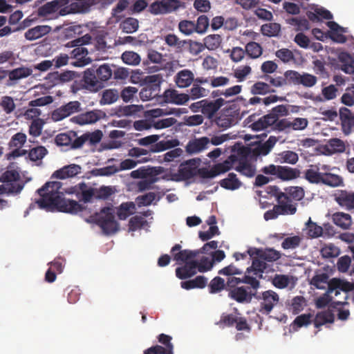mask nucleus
<instances>
[{
    "instance_id": "nucleus-1",
    "label": "nucleus",
    "mask_w": 354,
    "mask_h": 354,
    "mask_svg": "<svg viewBox=\"0 0 354 354\" xmlns=\"http://www.w3.org/2000/svg\"><path fill=\"white\" fill-rule=\"evenodd\" d=\"M62 183L57 181L48 182L37 190L40 196L36 203L41 209H57L60 212L77 214L82 212L84 207L78 202L66 199L60 191Z\"/></svg>"
},
{
    "instance_id": "nucleus-2",
    "label": "nucleus",
    "mask_w": 354,
    "mask_h": 354,
    "mask_svg": "<svg viewBox=\"0 0 354 354\" xmlns=\"http://www.w3.org/2000/svg\"><path fill=\"white\" fill-rule=\"evenodd\" d=\"M333 168L327 165H310L304 171V178L312 184H322L331 187L343 185V178L333 174Z\"/></svg>"
},
{
    "instance_id": "nucleus-3",
    "label": "nucleus",
    "mask_w": 354,
    "mask_h": 354,
    "mask_svg": "<svg viewBox=\"0 0 354 354\" xmlns=\"http://www.w3.org/2000/svg\"><path fill=\"white\" fill-rule=\"evenodd\" d=\"M103 134L100 130H96L93 132H86L80 136L74 131H69L66 133H59L55 137V143L58 146L69 147L71 149L81 148L85 143L88 142L90 145H95L99 143Z\"/></svg>"
},
{
    "instance_id": "nucleus-4",
    "label": "nucleus",
    "mask_w": 354,
    "mask_h": 354,
    "mask_svg": "<svg viewBox=\"0 0 354 354\" xmlns=\"http://www.w3.org/2000/svg\"><path fill=\"white\" fill-rule=\"evenodd\" d=\"M86 222L97 225L105 234H113L119 230V223L115 220L112 207H104L99 212L91 215Z\"/></svg>"
},
{
    "instance_id": "nucleus-5",
    "label": "nucleus",
    "mask_w": 354,
    "mask_h": 354,
    "mask_svg": "<svg viewBox=\"0 0 354 354\" xmlns=\"http://www.w3.org/2000/svg\"><path fill=\"white\" fill-rule=\"evenodd\" d=\"M0 195H17L24 187V184L20 181V175L15 170L8 169L0 177Z\"/></svg>"
},
{
    "instance_id": "nucleus-6",
    "label": "nucleus",
    "mask_w": 354,
    "mask_h": 354,
    "mask_svg": "<svg viewBox=\"0 0 354 354\" xmlns=\"http://www.w3.org/2000/svg\"><path fill=\"white\" fill-rule=\"evenodd\" d=\"M236 164L234 166L236 171L247 177H253L256 174V167L249 160V158L254 156L252 148L244 147L238 152Z\"/></svg>"
},
{
    "instance_id": "nucleus-7",
    "label": "nucleus",
    "mask_w": 354,
    "mask_h": 354,
    "mask_svg": "<svg viewBox=\"0 0 354 354\" xmlns=\"http://www.w3.org/2000/svg\"><path fill=\"white\" fill-rule=\"evenodd\" d=\"M254 298L259 302V313L266 315H269L279 302V295L272 290H266L259 294L254 292Z\"/></svg>"
},
{
    "instance_id": "nucleus-8",
    "label": "nucleus",
    "mask_w": 354,
    "mask_h": 354,
    "mask_svg": "<svg viewBox=\"0 0 354 354\" xmlns=\"http://www.w3.org/2000/svg\"><path fill=\"white\" fill-rule=\"evenodd\" d=\"M261 171L266 175L273 176L283 181L294 180L300 176L298 169L272 164L263 167Z\"/></svg>"
},
{
    "instance_id": "nucleus-9",
    "label": "nucleus",
    "mask_w": 354,
    "mask_h": 354,
    "mask_svg": "<svg viewBox=\"0 0 354 354\" xmlns=\"http://www.w3.org/2000/svg\"><path fill=\"white\" fill-rule=\"evenodd\" d=\"M199 158H192L180 164L178 171L172 175L176 181L187 180L197 175V168L200 164Z\"/></svg>"
},
{
    "instance_id": "nucleus-10",
    "label": "nucleus",
    "mask_w": 354,
    "mask_h": 354,
    "mask_svg": "<svg viewBox=\"0 0 354 354\" xmlns=\"http://www.w3.org/2000/svg\"><path fill=\"white\" fill-rule=\"evenodd\" d=\"M157 338L160 344L149 347L143 354H174V345L171 342V336L161 333Z\"/></svg>"
},
{
    "instance_id": "nucleus-11",
    "label": "nucleus",
    "mask_w": 354,
    "mask_h": 354,
    "mask_svg": "<svg viewBox=\"0 0 354 354\" xmlns=\"http://www.w3.org/2000/svg\"><path fill=\"white\" fill-rule=\"evenodd\" d=\"M334 201L345 210L354 209V192L338 189L333 194Z\"/></svg>"
},
{
    "instance_id": "nucleus-12",
    "label": "nucleus",
    "mask_w": 354,
    "mask_h": 354,
    "mask_svg": "<svg viewBox=\"0 0 354 354\" xmlns=\"http://www.w3.org/2000/svg\"><path fill=\"white\" fill-rule=\"evenodd\" d=\"M90 38V36L86 35L68 42L66 46L75 47L71 51V57L80 61L84 59L88 55V50L86 48L83 47V45L87 44Z\"/></svg>"
},
{
    "instance_id": "nucleus-13",
    "label": "nucleus",
    "mask_w": 354,
    "mask_h": 354,
    "mask_svg": "<svg viewBox=\"0 0 354 354\" xmlns=\"http://www.w3.org/2000/svg\"><path fill=\"white\" fill-rule=\"evenodd\" d=\"M171 254L173 259L178 263H186L191 260H194L199 254V251L181 250L180 244H176L171 249Z\"/></svg>"
},
{
    "instance_id": "nucleus-14",
    "label": "nucleus",
    "mask_w": 354,
    "mask_h": 354,
    "mask_svg": "<svg viewBox=\"0 0 354 354\" xmlns=\"http://www.w3.org/2000/svg\"><path fill=\"white\" fill-rule=\"evenodd\" d=\"M254 296V292L248 287L240 286L232 289L228 293V297L238 303H249Z\"/></svg>"
},
{
    "instance_id": "nucleus-15",
    "label": "nucleus",
    "mask_w": 354,
    "mask_h": 354,
    "mask_svg": "<svg viewBox=\"0 0 354 354\" xmlns=\"http://www.w3.org/2000/svg\"><path fill=\"white\" fill-rule=\"evenodd\" d=\"M297 212V208L293 205L285 204H278L274 206L272 209L266 211L264 213L263 217L266 221L275 219L280 214H295Z\"/></svg>"
},
{
    "instance_id": "nucleus-16",
    "label": "nucleus",
    "mask_w": 354,
    "mask_h": 354,
    "mask_svg": "<svg viewBox=\"0 0 354 354\" xmlns=\"http://www.w3.org/2000/svg\"><path fill=\"white\" fill-rule=\"evenodd\" d=\"M209 144L210 140L207 137L204 136L199 138H194L187 142L185 150L189 154L198 153L207 149Z\"/></svg>"
},
{
    "instance_id": "nucleus-17",
    "label": "nucleus",
    "mask_w": 354,
    "mask_h": 354,
    "mask_svg": "<svg viewBox=\"0 0 354 354\" xmlns=\"http://www.w3.org/2000/svg\"><path fill=\"white\" fill-rule=\"evenodd\" d=\"M339 118L342 129L344 134L348 135L354 131V113L348 109L342 107L339 109Z\"/></svg>"
},
{
    "instance_id": "nucleus-18",
    "label": "nucleus",
    "mask_w": 354,
    "mask_h": 354,
    "mask_svg": "<svg viewBox=\"0 0 354 354\" xmlns=\"http://www.w3.org/2000/svg\"><path fill=\"white\" fill-rule=\"evenodd\" d=\"M255 114L250 115L248 118L250 122L254 121L250 124V127L255 131H261L266 129L274 124H275V119L271 115H266L257 121H254Z\"/></svg>"
},
{
    "instance_id": "nucleus-19",
    "label": "nucleus",
    "mask_w": 354,
    "mask_h": 354,
    "mask_svg": "<svg viewBox=\"0 0 354 354\" xmlns=\"http://www.w3.org/2000/svg\"><path fill=\"white\" fill-rule=\"evenodd\" d=\"M101 118L100 111H90L73 117L71 120L76 124L84 125L95 123Z\"/></svg>"
},
{
    "instance_id": "nucleus-20",
    "label": "nucleus",
    "mask_w": 354,
    "mask_h": 354,
    "mask_svg": "<svg viewBox=\"0 0 354 354\" xmlns=\"http://www.w3.org/2000/svg\"><path fill=\"white\" fill-rule=\"evenodd\" d=\"M197 266V261H187L184 266L176 269V275L180 279L190 278L196 274Z\"/></svg>"
},
{
    "instance_id": "nucleus-21",
    "label": "nucleus",
    "mask_w": 354,
    "mask_h": 354,
    "mask_svg": "<svg viewBox=\"0 0 354 354\" xmlns=\"http://www.w3.org/2000/svg\"><path fill=\"white\" fill-rule=\"evenodd\" d=\"M223 104L224 100L223 98H218L215 100H204L202 113L208 119H212Z\"/></svg>"
},
{
    "instance_id": "nucleus-22",
    "label": "nucleus",
    "mask_w": 354,
    "mask_h": 354,
    "mask_svg": "<svg viewBox=\"0 0 354 354\" xmlns=\"http://www.w3.org/2000/svg\"><path fill=\"white\" fill-rule=\"evenodd\" d=\"M283 194L288 198L287 201H283L286 205H291L297 208V203H293V201H299L304 197L305 193L302 187H290L285 189Z\"/></svg>"
},
{
    "instance_id": "nucleus-23",
    "label": "nucleus",
    "mask_w": 354,
    "mask_h": 354,
    "mask_svg": "<svg viewBox=\"0 0 354 354\" xmlns=\"http://www.w3.org/2000/svg\"><path fill=\"white\" fill-rule=\"evenodd\" d=\"M174 79L177 86L184 88L194 83V75L190 70L183 69L176 73Z\"/></svg>"
},
{
    "instance_id": "nucleus-24",
    "label": "nucleus",
    "mask_w": 354,
    "mask_h": 354,
    "mask_svg": "<svg viewBox=\"0 0 354 354\" xmlns=\"http://www.w3.org/2000/svg\"><path fill=\"white\" fill-rule=\"evenodd\" d=\"M164 98L167 102L183 105L190 100V96L187 93H179L176 90H167L164 93Z\"/></svg>"
},
{
    "instance_id": "nucleus-25",
    "label": "nucleus",
    "mask_w": 354,
    "mask_h": 354,
    "mask_svg": "<svg viewBox=\"0 0 354 354\" xmlns=\"http://www.w3.org/2000/svg\"><path fill=\"white\" fill-rule=\"evenodd\" d=\"M32 73V70L28 67H19L12 71H7L8 76V86L15 84L17 80L28 77Z\"/></svg>"
},
{
    "instance_id": "nucleus-26",
    "label": "nucleus",
    "mask_w": 354,
    "mask_h": 354,
    "mask_svg": "<svg viewBox=\"0 0 354 354\" xmlns=\"http://www.w3.org/2000/svg\"><path fill=\"white\" fill-rule=\"evenodd\" d=\"M73 192L75 193L80 201L84 203L89 202L94 196V189L88 187L86 183H81L75 186Z\"/></svg>"
},
{
    "instance_id": "nucleus-27",
    "label": "nucleus",
    "mask_w": 354,
    "mask_h": 354,
    "mask_svg": "<svg viewBox=\"0 0 354 354\" xmlns=\"http://www.w3.org/2000/svg\"><path fill=\"white\" fill-rule=\"evenodd\" d=\"M237 156L230 155L222 162L215 164L212 166L215 177L230 171L236 164Z\"/></svg>"
},
{
    "instance_id": "nucleus-28",
    "label": "nucleus",
    "mask_w": 354,
    "mask_h": 354,
    "mask_svg": "<svg viewBox=\"0 0 354 354\" xmlns=\"http://www.w3.org/2000/svg\"><path fill=\"white\" fill-rule=\"evenodd\" d=\"M83 82L85 87L90 90L96 91L101 86L98 81L95 68H88L84 73Z\"/></svg>"
},
{
    "instance_id": "nucleus-29",
    "label": "nucleus",
    "mask_w": 354,
    "mask_h": 354,
    "mask_svg": "<svg viewBox=\"0 0 354 354\" xmlns=\"http://www.w3.org/2000/svg\"><path fill=\"white\" fill-rule=\"evenodd\" d=\"M80 166L75 164H72L64 166V167L55 171L53 176L59 179L71 178L80 173Z\"/></svg>"
},
{
    "instance_id": "nucleus-30",
    "label": "nucleus",
    "mask_w": 354,
    "mask_h": 354,
    "mask_svg": "<svg viewBox=\"0 0 354 354\" xmlns=\"http://www.w3.org/2000/svg\"><path fill=\"white\" fill-rule=\"evenodd\" d=\"M332 221L335 225L343 230H348L352 225L351 216L342 212L333 214Z\"/></svg>"
},
{
    "instance_id": "nucleus-31",
    "label": "nucleus",
    "mask_w": 354,
    "mask_h": 354,
    "mask_svg": "<svg viewBox=\"0 0 354 354\" xmlns=\"http://www.w3.org/2000/svg\"><path fill=\"white\" fill-rule=\"evenodd\" d=\"M51 30L49 26H37L28 29L24 34L27 40L33 41L47 35Z\"/></svg>"
},
{
    "instance_id": "nucleus-32",
    "label": "nucleus",
    "mask_w": 354,
    "mask_h": 354,
    "mask_svg": "<svg viewBox=\"0 0 354 354\" xmlns=\"http://www.w3.org/2000/svg\"><path fill=\"white\" fill-rule=\"evenodd\" d=\"M64 6L62 0H54L47 2L38 8V15L47 17L50 14L57 12L59 9Z\"/></svg>"
},
{
    "instance_id": "nucleus-33",
    "label": "nucleus",
    "mask_w": 354,
    "mask_h": 354,
    "mask_svg": "<svg viewBox=\"0 0 354 354\" xmlns=\"http://www.w3.org/2000/svg\"><path fill=\"white\" fill-rule=\"evenodd\" d=\"M255 256L265 261L273 262L279 259L281 257L280 252L273 248L255 249Z\"/></svg>"
},
{
    "instance_id": "nucleus-34",
    "label": "nucleus",
    "mask_w": 354,
    "mask_h": 354,
    "mask_svg": "<svg viewBox=\"0 0 354 354\" xmlns=\"http://www.w3.org/2000/svg\"><path fill=\"white\" fill-rule=\"evenodd\" d=\"M252 258V266L247 268L246 272L248 274L253 272L254 275L259 277V279H261L263 277V273L267 268V264L264 260L258 257H253Z\"/></svg>"
},
{
    "instance_id": "nucleus-35",
    "label": "nucleus",
    "mask_w": 354,
    "mask_h": 354,
    "mask_svg": "<svg viewBox=\"0 0 354 354\" xmlns=\"http://www.w3.org/2000/svg\"><path fill=\"white\" fill-rule=\"evenodd\" d=\"M180 141L175 138L171 140H162L159 142H156V144L153 145L150 147L151 152L157 153L163 151L167 149H170L179 146Z\"/></svg>"
},
{
    "instance_id": "nucleus-36",
    "label": "nucleus",
    "mask_w": 354,
    "mask_h": 354,
    "mask_svg": "<svg viewBox=\"0 0 354 354\" xmlns=\"http://www.w3.org/2000/svg\"><path fill=\"white\" fill-rule=\"evenodd\" d=\"M334 321V314L331 310H328L317 313L313 320V323L315 327L319 329L320 326L327 323L332 324Z\"/></svg>"
},
{
    "instance_id": "nucleus-37",
    "label": "nucleus",
    "mask_w": 354,
    "mask_h": 354,
    "mask_svg": "<svg viewBox=\"0 0 354 354\" xmlns=\"http://www.w3.org/2000/svg\"><path fill=\"white\" fill-rule=\"evenodd\" d=\"M334 289H339L340 290L347 292L353 289V285L348 281L337 278H333L328 282V289L327 292L333 294V290Z\"/></svg>"
},
{
    "instance_id": "nucleus-38",
    "label": "nucleus",
    "mask_w": 354,
    "mask_h": 354,
    "mask_svg": "<svg viewBox=\"0 0 354 354\" xmlns=\"http://www.w3.org/2000/svg\"><path fill=\"white\" fill-rule=\"evenodd\" d=\"M219 185L225 189L235 190L241 186V182L234 173H230L227 178L220 180Z\"/></svg>"
},
{
    "instance_id": "nucleus-39",
    "label": "nucleus",
    "mask_w": 354,
    "mask_h": 354,
    "mask_svg": "<svg viewBox=\"0 0 354 354\" xmlns=\"http://www.w3.org/2000/svg\"><path fill=\"white\" fill-rule=\"evenodd\" d=\"M207 279L204 276H197L194 279L182 281L180 286L186 290L203 288L207 286Z\"/></svg>"
},
{
    "instance_id": "nucleus-40",
    "label": "nucleus",
    "mask_w": 354,
    "mask_h": 354,
    "mask_svg": "<svg viewBox=\"0 0 354 354\" xmlns=\"http://www.w3.org/2000/svg\"><path fill=\"white\" fill-rule=\"evenodd\" d=\"M136 211V205L133 202L122 203L117 209V215L120 220H125L133 214Z\"/></svg>"
},
{
    "instance_id": "nucleus-41",
    "label": "nucleus",
    "mask_w": 354,
    "mask_h": 354,
    "mask_svg": "<svg viewBox=\"0 0 354 354\" xmlns=\"http://www.w3.org/2000/svg\"><path fill=\"white\" fill-rule=\"evenodd\" d=\"M250 91L251 94L254 95H264L268 93H274L276 91V90L272 88L270 84L261 81L255 82L250 87Z\"/></svg>"
},
{
    "instance_id": "nucleus-42",
    "label": "nucleus",
    "mask_w": 354,
    "mask_h": 354,
    "mask_svg": "<svg viewBox=\"0 0 354 354\" xmlns=\"http://www.w3.org/2000/svg\"><path fill=\"white\" fill-rule=\"evenodd\" d=\"M277 142V139L276 137L270 136V138L262 145L254 149H252L253 155L255 156H258L259 155H267Z\"/></svg>"
},
{
    "instance_id": "nucleus-43",
    "label": "nucleus",
    "mask_w": 354,
    "mask_h": 354,
    "mask_svg": "<svg viewBox=\"0 0 354 354\" xmlns=\"http://www.w3.org/2000/svg\"><path fill=\"white\" fill-rule=\"evenodd\" d=\"M164 41L169 47L174 48L176 52H181L186 44L185 40H180L177 35L171 33L167 35Z\"/></svg>"
},
{
    "instance_id": "nucleus-44",
    "label": "nucleus",
    "mask_w": 354,
    "mask_h": 354,
    "mask_svg": "<svg viewBox=\"0 0 354 354\" xmlns=\"http://www.w3.org/2000/svg\"><path fill=\"white\" fill-rule=\"evenodd\" d=\"M326 149L330 153H342L345 151L344 142L339 138L330 139L326 145Z\"/></svg>"
},
{
    "instance_id": "nucleus-45",
    "label": "nucleus",
    "mask_w": 354,
    "mask_h": 354,
    "mask_svg": "<svg viewBox=\"0 0 354 354\" xmlns=\"http://www.w3.org/2000/svg\"><path fill=\"white\" fill-rule=\"evenodd\" d=\"M120 28L126 33H133L139 28V21L133 17H127L120 24Z\"/></svg>"
},
{
    "instance_id": "nucleus-46",
    "label": "nucleus",
    "mask_w": 354,
    "mask_h": 354,
    "mask_svg": "<svg viewBox=\"0 0 354 354\" xmlns=\"http://www.w3.org/2000/svg\"><path fill=\"white\" fill-rule=\"evenodd\" d=\"M157 174L154 168L150 167H140L136 170L131 172L130 176L133 178H146L147 177H152Z\"/></svg>"
},
{
    "instance_id": "nucleus-47",
    "label": "nucleus",
    "mask_w": 354,
    "mask_h": 354,
    "mask_svg": "<svg viewBox=\"0 0 354 354\" xmlns=\"http://www.w3.org/2000/svg\"><path fill=\"white\" fill-rule=\"evenodd\" d=\"M339 57L343 63L342 70L348 74L354 73V60L353 57L346 53H341Z\"/></svg>"
},
{
    "instance_id": "nucleus-48",
    "label": "nucleus",
    "mask_w": 354,
    "mask_h": 354,
    "mask_svg": "<svg viewBox=\"0 0 354 354\" xmlns=\"http://www.w3.org/2000/svg\"><path fill=\"white\" fill-rule=\"evenodd\" d=\"M245 51L250 57L256 59L262 55L263 48L259 43L250 41L246 44Z\"/></svg>"
},
{
    "instance_id": "nucleus-49",
    "label": "nucleus",
    "mask_w": 354,
    "mask_h": 354,
    "mask_svg": "<svg viewBox=\"0 0 354 354\" xmlns=\"http://www.w3.org/2000/svg\"><path fill=\"white\" fill-rule=\"evenodd\" d=\"M278 160L280 163L295 165L299 160V156L292 151H283L278 154Z\"/></svg>"
},
{
    "instance_id": "nucleus-50",
    "label": "nucleus",
    "mask_w": 354,
    "mask_h": 354,
    "mask_svg": "<svg viewBox=\"0 0 354 354\" xmlns=\"http://www.w3.org/2000/svg\"><path fill=\"white\" fill-rule=\"evenodd\" d=\"M262 34L267 37H276L281 31V26L277 23L266 24L261 26Z\"/></svg>"
},
{
    "instance_id": "nucleus-51",
    "label": "nucleus",
    "mask_w": 354,
    "mask_h": 354,
    "mask_svg": "<svg viewBox=\"0 0 354 354\" xmlns=\"http://www.w3.org/2000/svg\"><path fill=\"white\" fill-rule=\"evenodd\" d=\"M209 93V90L193 83L192 87L190 88L188 95L190 96V100H195L203 97H206Z\"/></svg>"
},
{
    "instance_id": "nucleus-52",
    "label": "nucleus",
    "mask_w": 354,
    "mask_h": 354,
    "mask_svg": "<svg viewBox=\"0 0 354 354\" xmlns=\"http://www.w3.org/2000/svg\"><path fill=\"white\" fill-rule=\"evenodd\" d=\"M221 41L222 38L220 35H209L205 37L204 45L208 50H214L221 46Z\"/></svg>"
},
{
    "instance_id": "nucleus-53",
    "label": "nucleus",
    "mask_w": 354,
    "mask_h": 354,
    "mask_svg": "<svg viewBox=\"0 0 354 354\" xmlns=\"http://www.w3.org/2000/svg\"><path fill=\"white\" fill-rule=\"evenodd\" d=\"M119 97V93L115 89H106L102 93L100 100L101 104H111L117 101Z\"/></svg>"
},
{
    "instance_id": "nucleus-54",
    "label": "nucleus",
    "mask_w": 354,
    "mask_h": 354,
    "mask_svg": "<svg viewBox=\"0 0 354 354\" xmlns=\"http://www.w3.org/2000/svg\"><path fill=\"white\" fill-rule=\"evenodd\" d=\"M302 241V238L300 236L295 235L289 236L283 241L281 247L284 250H294L297 248Z\"/></svg>"
},
{
    "instance_id": "nucleus-55",
    "label": "nucleus",
    "mask_w": 354,
    "mask_h": 354,
    "mask_svg": "<svg viewBox=\"0 0 354 354\" xmlns=\"http://www.w3.org/2000/svg\"><path fill=\"white\" fill-rule=\"evenodd\" d=\"M306 225L308 231L307 234L310 237L315 239L318 238L322 235L323 227L322 226L318 225L316 223L313 222L310 218H309Z\"/></svg>"
},
{
    "instance_id": "nucleus-56",
    "label": "nucleus",
    "mask_w": 354,
    "mask_h": 354,
    "mask_svg": "<svg viewBox=\"0 0 354 354\" xmlns=\"http://www.w3.org/2000/svg\"><path fill=\"white\" fill-rule=\"evenodd\" d=\"M287 24L296 26V30H308L310 29L308 21L305 18L291 17L286 19Z\"/></svg>"
},
{
    "instance_id": "nucleus-57",
    "label": "nucleus",
    "mask_w": 354,
    "mask_h": 354,
    "mask_svg": "<svg viewBox=\"0 0 354 354\" xmlns=\"http://www.w3.org/2000/svg\"><path fill=\"white\" fill-rule=\"evenodd\" d=\"M122 61L129 65H138L141 61L140 55L133 51H125L122 54Z\"/></svg>"
},
{
    "instance_id": "nucleus-58",
    "label": "nucleus",
    "mask_w": 354,
    "mask_h": 354,
    "mask_svg": "<svg viewBox=\"0 0 354 354\" xmlns=\"http://www.w3.org/2000/svg\"><path fill=\"white\" fill-rule=\"evenodd\" d=\"M98 81L106 82L112 75V71L107 64H103L95 69Z\"/></svg>"
},
{
    "instance_id": "nucleus-59",
    "label": "nucleus",
    "mask_w": 354,
    "mask_h": 354,
    "mask_svg": "<svg viewBox=\"0 0 354 354\" xmlns=\"http://www.w3.org/2000/svg\"><path fill=\"white\" fill-rule=\"evenodd\" d=\"M224 289L225 290V282L220 277H214L209 284V292L212 294L217 293Z\"/></svg>"
},
{
    "instance_id": "nucleus-60",
    "label": "nucleus",
    "mask_w": 354,
    "mask_h": 354,
    "mask_svg": "<svg viewBox=\"0 0 354 354\" xmlns=\"http://www.w3.org/2000/svg\"><path fill=\"white\" fill-rule=\"evenodd\" d=\"M266 192L270 196L275 197L278 204H284L283 201H287L288 198L277 186H268Z\"/></svg>"
},
{
    "instance_id": "nucleus-61",
    "label": "nucleus",
    "mask_w": 354,
    "mask_h": 354,
    "mask_svg": "<svg viewBox=\"0 0 354 354\" xmlns=\"http://www.w3.org/2000/svg\"><path fill=\"white\" fill-rule=\"evenodd\" d=\"M216 124L219 127L226 129L235 124V119L232 115L223 113L216 119Z\"/></svg>"
},
{
    "instance_id": "nucleus-62",
    "label": "nucleus",
    "mask_w": 354,
    "mask_h": 354,
    "mask_svg": "<svg viewBox=\"0 0 354 354\" xmlns=\"http://www.w3.org/2000/svg\"><path fill=\"white\" fill-rule=\"evenodd\" d=\"M0 106L3 111L7 114L12 113L16 108L13 98L8 95L3 96L1 98Z\"/></svg>"
},
{
    "instance_id": "nucleus-63",
    "label": "nucleus",
    "mask_w": 354,
    "mask_h": 354,
    "mask_svg": "<svg viewBox=\"0 0 354 354\" xmlns=\"http://www.w3.org/2000/svg\"><path fill=\"white\" fill-rule=\"evenodd\" d=\"M48 153L47 149L43 146H39L31 149L28 152V158L31 161L41 160Z\"/></svg>"
},
{
    "instance_id": "nucleus-64",
    "label": "nucleus",
    "mask_w": 354,
    "mask_h": 354,
    "mask_svg": "<svg viewBox=\"0 0 354 354\" xmlns=\"http://www.w3.org/2000/svg\"><path fill=\"white\" fill-rule=\"evenodd\" d=\"M179 30L185 35H190L196 32L194 21L189 20H182L178 24Z\"/></svg>"
}]
</instances>
